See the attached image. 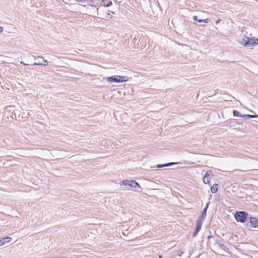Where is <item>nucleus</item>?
<instances>
[{
  "label": "nucleus",
  "instance_id": "ddd939ff",
  "mask_svg": "<svg viewBox=\"0 0 258 258\" xmlns=\"http://www.w3.org/2000/svg\"><path fill=\"white\" fill-rule=\"evenodd\" d=\"M218 184L217 183H215L211 187V192L215 194L216 193L218 188Z\"/></svg>",
  "mask_w": 258,
  "mask_h": 258
},
{
  "label": "nucleus",
  "instance_id": "f3484780",
  "mask_svg": "<svg viewBox=\"0 0 258 258\" xmlns=\"http://www.w3.org/2000/svg\"><path fill=\"white\" fill-rule=\"evenodd\" d=\"M104 5L106 7H109L112 5V2L110 1L106 4L104 3Z\"/></svg>",
  "mask_w": 258,
  "mask_h": 258
},
{
  "label": "nucleus",
  "instance_id": "a211bd4d",
  "mask_svg": "<svg viewBox=\"0 0 258 258\" xmlns=\"http://www.w3.org/2000/svg\"><path fill=\"white\" fill-rule=\"evenodd\" d=\"M241 117L244 118V119H248L249 118V114H245L241 116Z\"/></svg>",
  "mask_w": 258,
  "mask_h": 258
},
{
  "label": "nucleus",
  "instance_id": "6ab92c4d",
  "mask_svg": "<svg viewBox=\"0 0 258 258\" xmlns=\"http://www.w3.org/2000/svg\"><path fill=\"white\" fill-rule=\"evenodd\" d=\"M137 41V38L136 37H134L133 38V42L134 43V46L136 47L137 46H138L139 45V43H137V44L136 45L135 43H136V42Z\"/></svg>",
  "mask_w": 258,
  "mask_h": 258
},
{
  "label": "nucleus",
  "instance_id": "dca6fc26",
  "mask_svg": "<svg viewBox=\"0 0 258 258\" xmlns=\"http://www.w3.org/2000/svg\"><path fill=\"white\" fill-rule=\"evenodd\" d=\"M212 173L211 171H207L206 173L205 176L207 177H210L211 176H212Z\"/></svg>",
  "mask_w": 258,
  "mask_h": 258
},
{
  "label": "nucleus",
  "instance_id": "1a4fd4ad",
  "mask_svg": "<svg viewBox=\"0 0 258 258\" xmlns=\"http://www.w3.org/2000/svg\"><path fill=\"white\" fill-rule=\"evenodd\" d=\"M209 205V203H207L205 207L204 208L202 212L201 213V214L200 216H199V217L198 218V220H200L201 221H203V222L204 221L205 218L206 216V213L207 211V209H208Z\"/></svg>",
  "mask_w": 258,
  "mask_h": 258
},
{
  "label": "nucleus",
  "instance_id": "0eeeda50",
  "mask_svg": "<svg viewBox=\"0 0 258 258\" xmlns=\"http://www.w3.org/2000/svg\"><path fill=\"white\" fill-rule=\"evenodd\" d=\"M246 226L248 227H252L256 228L258 226V219L255 217H249V222H247Z\"/></svg>",
  "mask_w": 258,
  "mask_h": 258
},
{
  "label": "nucleus",
  "instance_id": "5701e85b",
  "mask_svg": "<svg viewBox=\"0 0 258 258\" xmlns=\"http://www.w3.org/2000/svg\"><path fill=\"white\" fill-rule=\"evenodd\" d=\"M159 258H162V255H159Z\"/></svg>",
  "mask_w": 258,
  "mask_h": 258
},
{
  "label": "nucleus",
  "instance_id": "412c9836",
  "mask_svg": "<svg viewBox=\"0 0 258 258\" xmlns=\"http://www.w3.org/2000/svg\"><path fill=\"white\" fill-rule=\"evenodd\" d=\"M20 63L23 65H27V64L24 63L23 61H21Z\"/></svg>",
  "mask_w": 258,
  "mask_h": 258
},
{
  "label": "nucleus",
  "instance_id": "4468645a",
  "mask_svg": "<svg viewBox=\"0 0 258 258\" xmlns=\"http://www.w3.org/2000/svg\"><path fill=\"white\" fill-rule=\"evenodd\" d=\"M233 115L234 116L236 117H241L242 115L237 110H233Z\"/></svg>",
  "mask_w": 258,
  "mask_h": 258
},
{
  "label": "nucleus",
  "instance_id": "9b49d317",
  "mask_svg": "<svg viewBox=\"0 0 258 258\" xmlns=\"http://www.w3.org/2000/svg\"><path fill=\"white\" fill-rule=\"evenodd\" d=\"M193 20L194 21H197V22H198L199 23L204 22L205 23H207L209 22V19H198V17L196 16H194L193 17Z\"/></svg>",
  "mask_w": 258,
  "mask_h": 258
},
{
  "label": "nucleus",
  "instance_id": "423d86ee",
  "mask_svg": "<svg viewBox=\"0 0 258 258\" xmlns=\"http://www.w3.org/2000/svg\"><path fill=\"white\" fill-rule=\"evenodd\" d=\"M34 59L36 60L34 63V65L37 66H47L48 63L47 61L44 59L42 56H33Z\"/></svg>",
  "mask_w": 258,
  "mask_h": 258
},
{
  "label": "nucleus",
  "instance_id": "f8f14e48",
  "mask_svg": "<svg viewBox=\"0 0 258 258\" xmlns=\"http://www.w3.org/2000/svg\"><path fill=\"white\" fill-rule=\"evenodd\" d=\"M173 164H174V162H170V163H167L163 164H158L156 166V167L158 168H162V167L170 166Z\"/></svg>",
  "mask_w": 258,
  "mask_h": 258
},
{
  "label": "nucleus",
  "instance_id": "f257e3e1",
  "mask_svg": "<svg viewBox=\"0 0 258 258\" xmlns=\"http://www.w3.org/2000/svg\"><path fill=\"white\" fill-rule=\"evenodd\" d=\"M107 82H115V83H122L126 82L128 80L127 76H113L108 77L104 78Z\"/></svg>",
  "mask_w": 258,
  "mask_h": 258
},
{
  "label": "nucleus",
  "instance_id": "4be33fe9",
  "mask_svg": "<svg viewBox=\"0 0 258 258\" xmlns=\"http://www.w3.org/2000/svg\"><path fill=\"white\" fill-rule=\"evenodd\" d=\"M3 30V28L0 26V33L2 32Z\"/></svg>",
  "mask_w": 258,
  "mask_h": 258
},
{
  "label": "nucleus",
  "instance_id": "2eb2a0df",
  "mask_svg": "<svg viewBox=\"0 0 258 258\" xmlns=\"http://www.w3.org/2000/svg\"><path fill=\"white\" fill-rule=\"evenodd\" d=\"M210 177H207L204 176V177L203 179V182L205 184H207L210 182Z\"/></svg>",
  "mask_w": 258,
  "mask_h": 258
},
{
  "label": "nucleus",
  "instance_id": "f03ea898",
  "mask_svg": "<svg viewBox=\"0 0 258 258\" xmlns=\"http://www.w3.org/2000/svg\"><path fill=\"white\" fill-rule=\"evenodd\" d=\"M241 44H244L245 46L247 47H250L252 46L258 44V38L255 37L248 38L245 37V39H243L240 41Z\"/></svg>",
  "mask_w": 258,
  "mask_h": 258
},
{
  "label": "nucleus",
  "instance_id": "6e6552de",
  "mask_svg": "<svg viewBox=\"0 0 258 258\" xmlns=\"http://www.w3.org/2000/svg\"><path fill=\"white\" fill-rule=\"evenodd\" d=\"M203 221H201L200 220H198L196 223V227L195 232L193 233L192 236L195 237L200 230L201 229L202 225H203Z\"/></svg>",
  "mask_w": 258,
  "mask_h": 258
},
{
  "label": "nucleus",
  "instance_id": "b1692460",
  "mask_svg": "<svg viewBox=\"0 0 258 258\" xmlns=\"http://www.w3.org/2000/svg\"><path fill=\"white\" fill-rule=\"evenodd\" d=\"M103 2H104V0H103Z\"/></svg>",
  "mask_w": 258,
  "mask_h": 258
},
{
  "label": "nucleus",
  "instance_id": "7ed1b4c3",
  "mask_svg": "<svg viewBox=\"0 0 258 258\" xmlns=\"http://www.w3.org/2000/svg\"><path fill=\"white\" fill-rule=\"evenodd\" d=\"M248 213L245 211H238L235 213L234 218L238 222L245 223L248 218Z\"/></svg>",
  "mask_w": 258,
  "mask_h": 258
},
{
  "label": "nucleus",
  "instance_id": "20e7f679",
  "mask_svg": "<svg viewBox=\"0 0 258 258\" xmlns=\"http://www.w3.org/2000/svg\"><path fill=\"white\" fill-rule=\"evenodd\" d=\"M120 185H128L130 186L131 187L133 188H141L140 184L137 182L135 180H124L123 181H121L119 183Z\"/></svg>",
  "mask_w": 258,
  "mask_h": 258
},
{
  "label": "nucleus",
  "instance_id": "39448f33",
  "mask_svg": "<svg viewBox=\"0 0 258 258\" xmlns=\"http://www.w3.org/2000/svg\"><path fill=\"white\" fill-rule=\"evenodd\" d=\"M207 238L209 240L208 244L211 248L216 249L218 247H221V245L219 243H217V240H216L213 236H208Z\"/></svg>",
  "mask_w": 258,
  "mask_h": 258
},
{
  "label": "nucleus",
  "instance_id": "9d476101",
  "mask_svg": "<svg viewBox=\"0 0 258 258\" xmlns=\"http://www.w3.org/2000/svg\"><path fill=\"white\" fill-rule=\"evenodd\" d=\"M12 238L10 237H7L3 239L0 240V246L5 245L6 244L8 243L12 240Z\"/></svg>",
  "mask_w": 258,
  "mask_h": 258
},
{
  "label": "nucleus",
  "instance_id": "aec40b11",
  "mask_svg": "<svg viewBox=\"0 0 258 258\" xmlns=\"http://www.w3.org/2000/svg\"><path fill=\"white\" fill-rule=\"evenodd\" d=\"M257 117V115H250L249 114V118H255Z\"/></svg>",
  "mask_w": 258,
  "mask_h": 258
}]
</instances>
